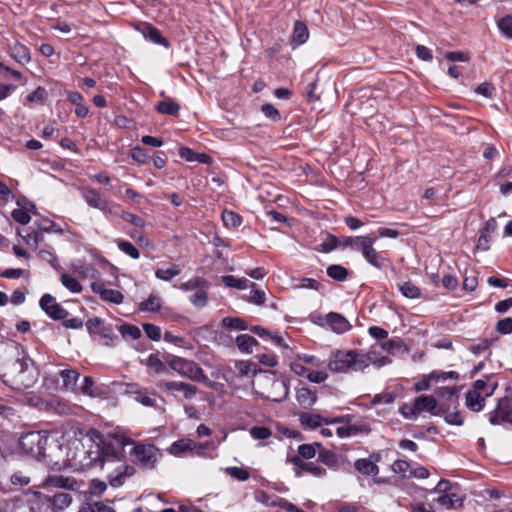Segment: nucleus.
<instances>
[{"instance_id": "nucleus-62", "label": "nucleus", "mask_w": 512, "mask_h": 512, "mask_svg": "<svg viewBox=\"0 0 512 512\" xmlns=\"http://www.w3.org/2000/svg\"><path fill=\"white\" fill-rule=\"evenodd\" d=\"M306 378L312 383H322L328 379V373L324 370H309Z\"/></svg>"}, {"instance_id": "nucleus-9", "label": "nucleus", "mask_w": 512, "mask_h": 512, "mask_svg": "<svg viewBox=\"0 0 512 512\" xmlns=\"http://www.w3.org/2000/svg\"><path fill=\"white\" fill-rule=\"evenodd\" d=\"M84 458L77 461L75 457L70 459V465L80 468H90L94 466H100L104 468V463H102V454L99 443H92L86 451L83 452Z\"/></svg>"}, {"instance_id": "nucleus-54", "label": "nucleus", "mask_w": 512, "mask_h": 512, "mask_svg": "<svg viewBox=\"0 0 512 512\" xmlns=\"http://www.w3.org/2000/svg\"><path fill=\"white\" fill-rule=\"evenodd\" d=\"M235 370L237 377H245L249 376L251 373H255V370L252 369V365L245 361H238L235 363Z\"/></svg>"}, {"instance_id": "nucleus-43", "label": "nucleus", "mask_w": 512, "mask_h": 512, "mask_svg": "<svg viewBox=\"0 0 512 512\" xmlns=\"http://www.w3.org/2000/svg\"><path fill=\"white\" fill-rule=\"evenodd\" d=\"M238 348L244 352H251L252 348L257 344V340L247 334H241L236 338Z\"/></svg>"}, {"instance_id": "nucleus-2", "label": "nucleus", "mask_w": 512, "mask_h": 512, "mask_svg": "<svg viewBox=\"0 0 512 512\" xmlns=\"http://www.w3.org/2000/svg\"><path fill=\"white\" fill-rule=\"evenodd\" d=\"M102 463L105 465L119 463L116 467L117 475L110 480L112 485L119 480L122 475V469L127 468L124 465V448L133 444V441L121 434H114L109 439L102 440L100 443Z\"/></svg>"}, {"instance_id": "nucleus-34", "label": "nucleus", "mask_w": 512, "mask_h": 512, "mask_svg": "<svg viewBox=\"0 0 512 512\" xmlns=\"http://www.w3.org/2000/svg\"><path fill=\"white\" fill-rule=\"evenodd\" d=\"M50 502H51V504L53 505V507L55 509H57V510H64L65 508H67L71 504L72 496L69 493L60 492V493L55 494L50 499Z\"/></svg>"}, {"instance_id": "nucleus-44", "label": "nucleus", "mask_w": 512, "mask_h": 512, "mask_svg": "<svg viewBox=\"0 0 512 512\" xmlns=\"http://www.w3.org/2000/svg\"><path fill=\"white\" fill-rule=\"evenodd\" d=\"M327 275L336 281H343L348 276V270L342 265L333 264L328 266Z\"/></svg>"}, {"instance_id": "nucleus-10", "label": "nucleus", "mask_w": 512, "mask_h": 512, "mask_svg": "<svg viewBox=\"0 0 512 512\" xmlns=\"http://www.w3.org/2000/svg\"><path fill=\"white\" fill-rule=\"evenodd\" d=\"M208 444H198L192 439H180L171 444L168 451L170 454L181 457L185 454H196L201 456Z\"/></svg>"}, {"instance_id": "nucleus-23", "label": "nucleus", "mask_w": 512, "mask_h": 512, "mask_svg": "<svg viewBox=\"0 0 512 512\" xmlns=\"http://www.w3.org/2000/svg\"><path fill=\"white\" fill-rule=\"evenodd\" d=\"M10 53L11 56L21 65H25L31 60L29 49L21 43H14L10 47Z\"/></svg>"}, {"instance_id": "nucleus-1", "label": "nucleus", "mask_w": 512, "mask_h": 512, "mask_svg": "<svg viewBox=\"0 0 512 512\" xmlns=\"http://www.w3.org/2000/svg\"><path fill=\"white\" fill-rule=\"evenodd\" d=\"M3 382L14 390L22 391L33 387L38 371L33 363L16 359L7 366Z\"/></svg>"}, {"instance_id": "nucleus-37", "label": "nucleus", "mask_w": 512, "mask_h": 512, "mask_svg": "<svg viewBox=\"0 0 512 512\" xmlns=\"http://www.w3.org/2000/svg\"><path fill=\"white\" fill-rule=\"evenodd\" d=\"M221 218L223 224L228 228H236L240 226L242 222L241 216L230 210H224Z\"/></svg>"}, {"instance_id": "nucleus-7", "label": "nucleus", "mask_w": 512, "mask_h": 512, "mask_svg": "<svg viewBox=\"0 0 512 512\" xmlns=\"http://www.w3.org/2000/svg\"><path fill=\"white\" fill-rule=\"evenodd\" d=\"M132 445H134L130 451L132 460L142 468H154L162 456L160 450L153 444L133 443Z\"/></svg>"}, {"instance_id": "nucleus-17", "label": "nucleus", "mask_w": 512, "mask_h": 512, "mask_svg": "<svg viewBox=\"0 0 512 512\" xmlns=\"http://www.w3.org/2000/svg\"><path fill=\"white\" fill-rule=\"evenodd\" d=\"M292 462L295 464V473L297 476H302L303 473H308L316 477L325 475L326 470L314 462H305L300 457H294Z\"/></svg>"}, {"instance_id": "nucleus-5", "label": "nucleus", "mask_w": 512, "mask_h": 512, "mask_svg": "<svg viewBox=\"0 0 512 512\" xmlns=\"http://www.w3.org/2000/svg\"><path fill=\"white\" fill-rule=\"evenodd\" d=\"M443 410L439 408L437 400L433 396H419L411 403H404L399 412L405 419L416 420L422 412H428L431 415H438Z\"/></svg>"}, {"instance_id": "nucleus-52", "label": "nucleus", "mask_w": 512, "mask_h": 512, "mask_svg": "<svg viewBox=\"0 0 512 512\" xmlns=\"http://www.w3.org/2000/svg\"><path fill=\"white\" fill-rule=\"evenodd\" d=\"M47 96V92L43 87H38L35 91L27 95L26 101L28 103L42 104Z\"/></svg>"}, {"instance_id": "nucleus-24", "label": "nucleus", "mask_w": 512, "mask_h": 512, "mask_svg": "<svg viewBox=\"0 0 512 512\" xmlns=\"http://www.w3.org/2000/svg\"><path fill=\"white\" fill-rule=\"evenodd\" d=\"M130 393L135 395V400L144 406H155L156 400L151 397L147 389L139 388L137 385H131Z\"/></svg>"}, {"instance_id": "nucleus-29", "label": "nucleus", "mask_w": 512, "mask_h": 512, "mask_svg": "<svg viewBox=\"0 0 512 512\" xmlns=\"http://www.w3.org/2000/svg\"><path fill=\"white\" fill-rule=\"evenodd\" d=\"M363 258L375 268L381 269L384 263L383 255L378 252L374 245H371L370 248L363 254Z\"/></svg>"}, {"instance_id": "nucleus-61", "label": "nucleus", "mask_w": 512, "mask_h": 512, "mask_svg": "<svg viewBox=\"0 0 512 512\" xmlns=\"http://www.w3.org/2000/svg\"><path fill=\"white\" fill-rule=\"evenodd\" d=\"M360 429L356 425H346L338 427L336 432L340 438L355 436L359 433Z\"/></svg>"}, {"instance_id": "nucleus-40", "label": "nucleus", "mask_w": 512, "mask_h": 512, "mask_svg": "<svg viewBox=\"0 0 512 512\" xmlns=\"http://www.w3.org/2000/svg\"><path fill=\"white\" fill-rule=\"evenodd\" d=\"M60 281L62 285L72 293H80L82 291V285L79 281L69 274H62Z\"/></svg>"}, {"instance_id": "nucleus-64", "label": "nucleus", "mask_w": 512, "mask_h": 512, "mask_svg": "<svg viewBox=\"0 0 512 512\" xmlns=\"http://www.w3.org/2000/svg\"><path fill=\"white\" fill-rule=\"evenodd\" d=\"M496 330L501 334L512 333V318L507 317L498 321Z\"/></svg>"}, {"instance_id": "nucleus-6", "label": "nucleus", "mask_w": 512, "mask_h": 512, "mask_svg": "<svg viewBox=\"0 0 512 512\" xmlns=\"http://www.w3.org/2000/svg\"><path fill=\"white\" fill-rule=\"evenodd\" d=\"M48 444V437L41 432H30L20 439V446L22 450L38 461H46L48 456L46 453V446Z\"/></svg>"}, {"instance_id": "nucleus-26", "label": "nucleus", "mask_w": 512, "mask_h": 512, "mask_svg": "<svg viewBox=\"0 0 512 512\" xmlns=\"http://www.w3.org/2000/svg\"><path fill=\"white\" fill-rule=\"evenodd\" d=\"M142 34L146 39L155 44L167 45V40L161 35L159 30L149 24L143 26Z\"/></svg>"}, {"instance_id": "nucleus-56", "label": "nucleus", "mask_w": 512, "mask_h": 512, "mask_svg": "<svg viewBox=\"0 0 512 512\" xmlns=\"http://www.w3.org/2000/svg\"><path fill=\"white\" fill-rule=\"evenodd\" d=\"M250 434L254 439L265 440L271 436V431L267 427L255 426L250 429Z\"/></svg>"}, {"instance_id": "nucleus-3", "label": "nucleus", "mask_w": 512, "mask_h": 512, "mask_svg": "<svg viewBox=\"0 0 512 512\" xmlns=\"http://www.w3.org/2000/svg\"><path fill=\"white\" fill-rule=\"evenodd\" d=\"M362 358L363 356L360 355V350L358 349H337L330 353L327 360V368L336 374L363 372L361 366L364 360Z\"/></svg>"}, {"instance_id": "nucleus-14", "label": "nucleus", "mask_w": 512, "mask_h": 512, "mask_svg": "<svg viewBox=\"0 0 512 512\" xmlns=\"http://www.w3.org/2000/svg\"><path fill=\"white\" fill-rule=\"evenodd\" d=\"M162 387L168 392H180L184 399L191 400L198 393V388L183 381H167L162 384Z\"/></svg>"}, {"instance_id": "nucleus-36", "label": "nucleus", "mask_w": 512, "mask_h": 512, "mask_svg": "<svg viewBox=\"0 0 512 512\" xmlns=\"http://www.w3.org/2000/svg\"><path fill=\"white\" fill-rule=\"evenodd\" d=\"M46 483L52 487L72 488L76 484V481L63 476H49Z\"/></svg>"}, {"instance_id": "nucleus-57", "label": "nucleus", "mask_w": 512, "mask_h": 512, "mask_svg": "<svg viewBox=\"0 0 512 512\" xmlns=\"http://www.w3.org/2000/svg\"><path fill=\"white\" fill-rule=\"evenodd\" d=\"M222 323L224 326L231 328V329H235V330H245L246 329V324H245L244 320H242L240 318L225 317L222 320Z\"/></svg>"}, {"instance_id": "nucleus-27", "label": "nucleus", "mask_w": 512, "mask_h": 512, "mask_svg": "<svg viewBox=\"0 0 512 512\" xmlns=\"http://www.w3.org/2000/svg\"><path fill=\"white\" fill-rule=\"evenodd\" d=\"M156 110L161 114L177 116L180 106L172 99L167 98L156 105Z\"/></svg>"}, {"instance_id": "nucleus-50", "label": "nucleus", "mask_w": 512, "mask_h": 512, "mask_svg": "<svg viewBox=\"0 0 512 512\" xmlns=\"http://www.w3.org/2000/svg\"><path fill=\"white\" fill-rule=\"evenodd\" d=\"M439 397H448L451 405L457 404L458 399V388L453 387H442L437 391Z\"/></svg>"}, {"instance_id": "nucleus-25", "label": "nucleus", "mask_w": 512, "mask_h": 512, "mask_svg": "<svg viewBox=\"0 0 512 512\" xmlns=\"http://www.w3.org/2000/svg\"><path fill=\"white\" fill-rule=\"evenodd\" d=\"M222 282L225 286L244 290L247 288L255 287L254 283H250L246 278H236L233 275H226L222 277Z\"/></svg>"}, {"instance_id": "nucleus-33", "label": "nucleus", "mask_w": 512, "mask_h": 512, "mask_svg": "<svg viewBox=\"0 0 512 512\" xmlns=\"http://www.w3.org/2000/svg\"><path fill=\"white\" fill-rule=\"evenodd\" d=\"M375 241L376 237L355 236V240H353V250L358 251L363 255L371 245H374Z\"/></svg>"}, {"instance_id": "nucleus-59", "label": "nucleus", "mask_w": 512, "mask_h": 512, "mask_svg": "<svg viewBox=\"0 0 512 512\" xmlns=\"http://www.w3.org/2000/svg\"><path fill=\"white\" fill-rule=\"evenodd\" d=\"M143 330L151 340L158 341L161 338V330L158 326L150 323L143 324Z\"/></svg>"}, {"instance_id": "nucleus-35", "label": "nucleus", "mask_w": 512, "mask_h": 512, "mask_svg": "<svg viewBox=\"0 0 512 512\" xmlns=\"http://www.w3.org/2000/svg\"><path fill=\"white\" fill-rule=\"evenodd\" d=\"M60 376L62 378L63 386L65 389L70 390L75 387L80 375L75 370L65 369L60 372Z\"/></svg>"}, {"instance_id": "nucleus-49", "label": "nucleus", "mask_w": 512, "mask_h": 512, "mask_svg": "<svg viewBox=\"0 0 512 512\" xmlns=\"http://www.w3.org/2000/svg\"><path fill=\"white\" fill-rule=\"evenodd\" d=\"M432 492L441 495L448 494V492H459V489L448 480H441L438 482Z\"/></svg>"}, {"instance_id": "nucleus-53", "label": "nucleus", "mask_w": 512, "mask_h": 512, "mask_svg": "<svg viewBox=\"0 0 512 512\" xmlns=\"http://www.w3.org/2000/svg\"><path fill=\"white\" fill-rule=\"evenodd\" d=\"M283 498L277 496H269L265 492H260L256 495V500L269 507H279L278 502Z\"/></svg>"}, {"instance_id": "nucleus-22", "label": "nucleus", "mask_w": 512, "mask_h": 512, "mask_svg": "<svg viewBox=\"0 0 512 512\" xmlns=\"http://www.w3.org/2000/svg\"><path fill=\"white\" fill-rule=\"evenodd\" d=\"M354 468L362 475L373 476L378 474L379 468L370 458H361L354 462Z\"/></svg>"}, {"instance_id": "nucleus-21", "label": "nucleus", "mask_w": 512, "mask_h": 512, "mask_svg": "<svg viewBox=\"0 0 512 512\" xmlns=\"http://www.w3.org/2000/svg\"><path fill=\"white\" fill-rule=\"evenodd\" d=\"M341 418L333 420L324 419L319 414L303 413L300 415V422L303 426L314 429L320 427L322 424L338 423Z\"/></svg>"}, {"instance_id": "nucleus-11", "label": "nucleus", "mask_w": 512, "mask_h": 512, "mask_svg": "<svg viewBox=\"0 0 512 512\" xmlns=\"http://www.w3.org/2000/svg\"><path fill=\"white\" fill-rule=\"evenodd\" d=\"M360 355L363 356L364 363L361 366L365 371L370 365L381 368L391 363V358L383 356L378 351V345H373L367 352L360 350Z\"/></svg>"}, {"instance_id": "nucleus-12", "label": "nucleus", "mask_w": 512, "mask_h": 512, "mask_svg": "<svg viewBox=\"0 0 512 512\" xmlns=\"http://www.w3.org/2000/svg\"><path fill=\"white\" fill-rule=\"evenodd\" d=\"M489 421L493 425L501 422H509L512 424V408L508 398H501L494 411L490 413Z\"/></svg>"}, {"instance_id": "nucleus-60", "label": "nucleus", "mask_w": 512, "mask_h": 512, "mask_svg": "<svg viewBox=\"0 0 512 512\" xmlns=\"http://www.w3.org/2000/svg\"><path fill=\"white\" fill-rule=\"evenodd\" d=\"M120 217L123 220L133 224L136 227L142 228V227L145 226V221L141 217H139V216H137L135 214H132L130 212L121 211L120 212Z\"/></svg>"}, {"instance_id": "nucleus-63", "label": "nucleus", "mask_w": 512, "mask_h": 512, "mask_svg": "<svg viewBox=\"0 0 512 512\" xmlns=\"http://www.w3.org/2000/svg\"><path fill=\"white\" fill-rule=\"evenodd\" d=\"M290 369L298 376L307 377L309 369L305 366V364L297 358V360L292 361L290 363Z\"/></svg>"}, {"instance_id": "nucleus-19", "label": "nucleus", "mask_w": 512, "mask_h": 512, "mask_svg": "<svg viewBox=\"0 0 512 512\" xmlns=\"http://www.w3.org/2000/svg\"><path fill=\"white\" fill-rule=\"evenodd\" d=\"M492 394V391H487L484 394L469 390L465 396V405L468 409L479 412L485 406V400Z\"/></svg>"}, {"instance_id": "nucleus-18", "label": "nucleus", "mask_w": 512, "mask_h": 512, "mask_svg": "<svg viewBox=\"0 0 512 512\" xmlns=\"http://www.w3.org/2000/svg\"><path fill=\"white\" fill-rule=\"evenodd\" d=\"M434 501L442 509H457L463 504V496L459 492H448V494L438 495Z\"/></svg>"}, {"instance_id": "nucleus-45", "label": "nucleus", "mask_w": 512, "mask_h": 512, "mask_svg": "<svg viewBox=\"0 0 512 512\" xmlns=\"http://www.w3.org/2000/svg\"><path fill=\"white\" fill-rule=\"evenodd\" d=\"M120 251L131 257L132 259H138L140 257L139 250L129 241L118 239L116 241Z\"/></svg>"}, {"instance_id": "nucleus-32", "label": "nucleus", "mask_w": 512, "mask_h": 512, "mask_svg": "<svg viewBox=\"0 0 512 512\" xmlns=\"http://www.w3.org/2000/svg\"><path fill=\"white\" fill-rule=\"evenodd\" d=\"M162 306V299L160 296L151 294L147 300L139 304L140 311L157 312Z\"/></svg>"}, {"instance_id": "nucleus-13", "label": "nucleus", "mask_w": 512, "mask_h": 512, "mask_svg": "<svg viewBox=\"0 0 512 512\" xmlns=\"http://www.w3.org/2000/svg\"><path fill=\"white\" fill-rule=\"evenodd\" d=\"M40 307L55 320L65 319L68 315V312L50 294H44L41 297Z\"/></svg>"}, {"instance_id": "nucleus-20", "label": "nucleus", "mask_w": 512, "mask_h": 512, "mask_svg": "<svg viewBox=\"0 0 512 512\" xmlns=\"http://www.w3.org/2000/svg\"><path fill=\"white\" fill-rule=\"evenodd\" d=\"M92 289L105 301H109L114 304H120L123 302L124 296L120 291L106 288L103 283H93Z\"/></svg>"}, {"instance_id": "nucleus-4", "label": "nucleus", "mask_w": 512, "mask_h": 512, "mask_svg": "<svg viewBox=\"0 0 512 512\" xmlns=\"http://www.w3.org/2000/svg\"><path fill=\"white\" fill-rule=\"evenodd\" d=\"M260 394L271 401L280 402L284 400L289 393L288 386L283 379L276 377L274 372H264L259 379Z\"/></svg>"}, {"instance_id": "nucleus-51", "label": "nucleus", "mask_w": 512, "mask_h": 512, "mask_svg": "<svg viewBox=\"0 0 512 512\" xmlns=\"http://www.w3.org/2000/svg\"><path fill=\"white\" fill-rule=\"evenodd\" d=\"M497 26L501 33L507 37L512 38V17L511 16H505L498 20Z\"/></svg>"}, {"instance_id": "nucleus-48", "label": "nucleus", "mask_w": 512, "mask_h": 512, "mask_svg": "<svg viewBox=\"0 0 512 512\" xmlns=\"http://www.w3.org/2000/svg\"><path fill=\"white\" fill-rule=\"evenodd\" d=\"M146 365L156 373L165 371V364L157 354H150L146 360Z\"/></svg>"}, {"instance_id": "nucleus-42", "label": "nucleus", "mask_w": 512, "mask_h": 512, "mask_svg": "<svg viewBox=\"0 0 512 512\" xmlns=\"http://www.w3.org/2000/svg\"><path fill=\"white\" fill-rule=\"evenodd\" d=\"M180 274V269L173 264L167 269L159 268L155 271V276L162 281H170Z\"/></svg>"}, {"instance_id": "nucleus-28", "label": "nucleus", "mask_w": 512, "mask_h": 512, "mask_svg": "<svg viewBox=\"0 0 512 512\" xmlns=\"http://www.w3.org/2000/svg\"><path fill=\"white\" fill-rule=\"evenodd\" d=\"M315 446L319 448V451H318L317 455H318V460L320 462L324 463L328 467H335V466H337V464H338V457H337V455L334 452L322 448L319 443H315Z\"/></svg>"}, {"instance_id": "nucleus-55", "label": "nucleus", "mask_w": 512, "mask_h": 512, "mask_svg": "<svg viewBox=\"0 0 512 512\" xmlns=\"http://www.w3.org/2000/svg\"><path fill=\"white\" fill-rule=\"evenodd\" d=\"M459 374L455 371H449V372H442V371H434L430 373V379H433V381H446L447 379H458Z\"/></svg>"}, {"instance_id": "nucleus-31", "label": "nucleus", "mask_w": 512, "mask_h": 512, "mask_svg": "<svg viewBox=\"0 0 512 512\" xmlns=\"http://www.w3.org/2000/svg\"><path fill=\"white\" fill-rule=\"evenodd\" d=\"M308 37L309 32L307 26L300 21L295 22L292 35L293 42H295L298 45H301L308 40Z\"/></svg>"}, {"instance_id": "nucleus-38", "label": "nucleus", "mask_w": 512, "mask_h": 512, "mask_svg": "<svg viewBox=\"0 0 512 512\" xmlns=\"http://www.w3.org/2000/svg\"><path fill=\"white\" fill-rule=\"evenodd\" d=\"M398 288L403 296L410 298V299H416L420 297V289L414 285L413 283L407 281L402 282L398 284Z\"/></svg>"}, {"instance_id": "nucleus-16", "label": "nucleus", "mask_w": 512, "mask_h": 512, "mask_svg": "<svg viewBox=\"0 0 512 512\" xmlns=\"http://www.w3.org/2000/svg\"><path fill=\"white\" fill-rule=\"evenodd\" d=\"M82 197L91 208L98 209L102 212H111L107 200L101 197V194L94 188H84Z\"/></svg>"}, {"instance_id": "nucleus-39", "label": "nucleus", "mask_w": 512, "mask_h": 512, "mask_svg": "<svg viewBox=\"0 0 512 512\" xmlns=\"http://www.w3.org/2000/svg\"><path fill=\"white\" fill-rule=\"evenodd\" d=\"M79 512H116L110 505L102 501L85 504Z\"/></svg>"}, {"instance_id": "nucleus-30", "label": "nucleus", "mask_w": 512, "mask_h": 512, "mask_svg": "<svg viewBox=\"0 0 512 512\" xmlns=\"http://www.w3.org/2000/svg\"><path fill=\"white\" fill-rule=\"evenodd\" d=\"M296 398L301 405L311 406L316 402L317 395L311 389L302 387L297 390Z\"/></svg>"}, {"instance_id": "nucleus-47", "label": "nucleus", "mask_w": 512, "mask_h": 512, "mask_svg": "<svg viewBox=\"0 0 512 512\" xmlns=\"http://www.w3.org/2000/svg\"><path fill=\"white\" fill-rule=\"evenodd\" d=\"M225 472L238 481H246L250 477L249 471L243 467H227L225 468Z\"/></svg>"}, {"instance_id": "nucleus-46", "label": "nucleus", "mask_w": 512, "mask_h": 512, "mask_svg": "<svg viewBox=\"0 0 512 512\" xmlns=\"http://www.w3.org/2000/svg\"><path fill=\"white\" fill-rule=\"evenodd\" d=\"M205 287L206 285H202L200 288H198L193 295H191L190 297V302L198 307V308H202L204 307L206 304H207V299H208V296H207V293L205 291Z\"/></svg>"}, {"instance_id": "nucleus-58", "label": "nucleus", "mask_w": 512, "mask_h": 512, "mask_svg": "<svg viewBox=\"0 0 512 512\" xmlns=\"http://www.w3.org/2000/svg\"><path fill=\"white\" fill-rule=\"evenodd\" d=\"M11 216L16 222L22 225L28 224L31 219L27 209H14Z\"/></svg>"}, {"instance_id": "nucleus-41", "label": "nucleus", "mask_w": 512, "mask_h": 512, "mask_svg": "<svg viewBox=\"0 0 512 512\" xmlns=\"http://www.w3.org/2000/svg\"><path fill=\"white\" fill-rule=\"evenodd\" d=\"M118 331L125 339L137 340L141 337V331L137 326L123 324L118 327Z\"/></svg>"}, {"instance_id": "nucleus-8", "label": "nucleus", "mask_w": 512, "mask_h": 512, "mask_svg": "<svg viewBox=\"0 0 512 512\" xmlns=\"http://www.w3.org/2000/svg\"><path fill=\"white\" fill-rule=\"evenodd\" d=\"M168 365L172 370L192 381L207 380L204 370L192 360L174 356L168 361Z\"/></svg>"}, {"instance_id": "nucleus-15", "label": "nucleus", "mask_w": 512, "mask_h": 512, "mask_svg": "<svg viewBox=\"0 0 512 512\" xmlns=\"http://www.w3.org/2000/svg\"><path fill=\"white\" fill-rule=\"evenodd\" d=\"M326 326L337 334H343L352 328L350 322L342 315L336 312H330L325 317Z\"/></svg>"}]
</instances>
